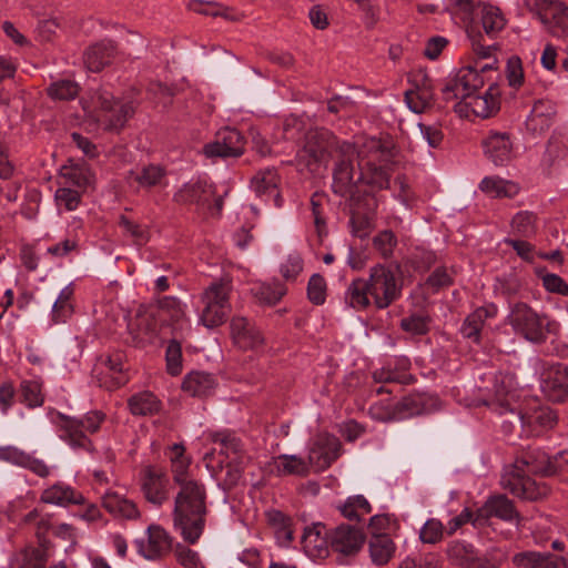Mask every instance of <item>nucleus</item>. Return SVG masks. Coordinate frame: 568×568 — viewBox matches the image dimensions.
Listing matches in <instances>:
<instances>
[{
  "label": "nucleus",
  "mask_w": 568,
  "mask_h": 568,
  "mask_svg": "<svg viewBox=\"0 0 568 568\" xmlns=\"http://www.w3.org/2000/svg\"><path fill=\"white\" fill-rule=\"evenodd\" d=\"M333 151L336 153L333 169L335 194L346 196L355 181L377 189L389 186L390 164L396 155L393 142L376 138L341 142L329 130L316 128L305 133L304 145L297 151L296 160L314 172L328 163Z\"/></svg>",
  "instance_id": "obj_1"
},
{
  "label": "nucleus",
  "mask_w": 568,
  "mask_h": 568,
  "mask_svg": "<svg viewBox=\"0 0 568 568\" xmlns=\"http://www.w3.org/2000/svg\"><path fill=\"white\" fill-rule=\"evenodd\" d=\"M484 84V77L476 69L464 67L445 82L440 89L442 100L447 103L459 99L454 110L460 118H489L499 110L500 91L498 85L493 83L483 95L476 94Z\"/></svg>",
  "instance_id": "obj_2"
},
{
  "label": "nucleus",
  "mask_w": 568,
  "mask_h": 568,
  "mask_svg": "<svg viewBox=\"0 0 568 568\" xmlns=\"http://www.w3.org/2000/svg\"><path fill=\"white\" fill-rule=\"evenodd\" d=\"M530 475H558L557 456L550 459L539 448L525 450L516 458L511 469L503 476L501 484L520 498L536 500L546 494V488Z\"/></svg>",
  "instance_id": "obj_3"
},
{
  "label": "nucleus",
  "mask_w": 568,
  "mask_h": 568,
  "mask_svg": "<svg viewBox=\"0 0 568 568\" xmlns=\"http://www.w3.org/2000/svg\"><path fill=\"white\" fill-rule=\"evenodd\" d=\"M179 486L173 510L174 528L185 542L194 545L205 527L206 489L195 479Z\"/></svg>",
  "instance_id": "obj_4"
},
{
  "label": "nucleus",
  "mask_w": 568,
  "mask_h": 568,
  "mask_svg": "<svg viewBox=\"0 0 568 568\" xmlns=\"http://www.w3.org/2000/svg\"><path fill=\"white\" fill-rule=\"evenodd\" d=\"M381 190L365 182L355 181L347 192L351 207L349 225L354 236L365 239L369 235L378 205L375 192Z\"/></svg>",
  "instance_id": "obj_5"
},
{
  "label": "nucleus",
  "mask_w": 568,
  "mask_h": 568,
  "mask_svg": "<svg viewBox=\"0 0 568 568\" xmlns=\"http://www.w3.org/2000/svg\"><path fill=\"white\" fill-rule=\"evenodd\" d=\"M503 405L514 406V408H509V415L503 422L504 427L509 433L518 427L528 436H538L557 424V415L549 407L538 406L523 412L519 403L510 402Z\"/></svg>",
  "instance_id": "obj_6"
},
{
  "label": "nucleus",
  "mask_w": 568,
  "mask_h": 568,
  "mask_svg": "<svg viewBox=\"0 0 568 568\" xmlns=\"http://www.w3.org/2000/svg\"><path fill=\"white\" fill-rule=\"evenodd\" d=\"M92 101L100 111L99 121L108 132H121L126 122L133 118L136 109L133 100H119L105 89L97 90Z\"/></svg>",
  "instance_id": "obj_7"
},
{
  "label": "nucleus",
  "mask_w": 568,
  "mask_h": 568,
  "mask_svg": "<svg viewBox=\"0 0 568 568\" xmlns=\"http://www.w3.org/2000/svg\"><path fill=\"white\" fill-rule=\"evenodd\" d=\"M231 291L232 282L226 277L213 281L205 288L201 297L204 305L201 314V321L204 326L213 328L225 322L231 311Z\"/></svg>",
  "instance_id": "obj_8"
},
{
  "label": "nucleus",
  "mask_w": 568,
  "mask_h": 568,
  "mask_svg": "<svg viewBox=\"0 0 568 568\" xmlns=\"http://www.w3.org/2000/svg\"><path fill=\"white\" fill-rule=\"evenodd\" d=\"M507 322L516 334L531 343L540 344L547 338L548 329L544 324V317L526 303H515L510 307Z\"/></svg>",
  "instance_id": "obj_9"
},
{
  "label": "nucleus",
  "mask_w": 568,
  "mask_h": 568,
  "mask_svg": "<svg viewBox=\"0 0 568 568\" xmlns=\"http://www.w3.org/2000/svg\"><path fill=\"white\" fill-rule=\"evenodd\" d=\"M447 554L460 568H500L506 560V554L498 548H491L481 555L473 545L464 541L452 542Z\"/></svg>",
  "instance_id": "obj_10"
},
{
  "label": "nucleus",
  "mask_w": 568,
  "mask_h": 568,
  "mask_svg": "<svg viewBox=\"0 0 568 568\" xmlns=\"http://www.w3.org/2000/svg\"><path fill=\"white\" fill-rule=\"evenodd\" d=\"M369 295L377 308L384 310L399 298L402 286L397 283L395 272L384 265H376L371 270Z\"/></svg>",
  "instance_id": "obj_11"
},
{
  "label": "nucleus",
  "mask_w": 568,
  "mask_h": 568,
  "mask_svg": "<svg viewBox=\"0 0 568 568\" xmlns=\"http://www.w3.org/2000/svg\"><path fill=\"white\" fill-rule=\"evenodd\" d=\"M62 428L65 433L63 436L68 439L73 448L91 450L92 442L87 437L84 430L94 433L99 429L100 424L104 419V414L99 410L88 413L83 418L68 417L60 414Z\"/></svg>",
  "instance_id": "obj_12"
},
{
  "label": "nucleus",
  "mask_w": 568,
  "mask_h": 568,
  "mask_svg": "<svg viewBox=\"0 0 568 568\" xmlns=\"http://www.w3.org/2000/svg\"><path fill=\"white\" fill-rule=\"evenodd\" d=\"M412 89L405 92V102L415 113H423L436 104L434 84L429 75L419 70L409 77Z\"/></svg>",
  "instance_id": "obj_13"
},
{
  "label": "nucleus",
  "mask_w": 568,
  "mask_h": 568,
  "mask_svg": "<svg viewBox=\"0 0 568 568\" xmlns=\"http://www.w3.org/2000/svg\"><path fill=\"white\" fill-rule=\"evenodd\" d=\"M245 138L240 131L224 128L216 133L215 140L203 148L207 158H239L244 153Z\"/></svg>",
  "instance_id": "obj_14"
},
{
  "label": "nucleus",
  "mask_w": 568,
  "mask_h": 568,
  "mask_svg": "<svg viewBox=\"0 0 568 568\" xmlns=\"http://www.w3.org/2000/svg\"><path fill=\"white\" fill-rule=\"evenodd\" d=\"M123 356L121 353L101 356L95 363L92 374L97 378L99 386L109 390L116 389L128 381L123 372Z\"/></svg>",
  "instance_id": "obj_15"
},
{
  "label": "nucleus",
  "mask_w": 568,
  "mask_h": 568,
  "mask_svg": "<svg viewBox=\"0 0 568 568\" xmlns=\"http://www.w3.org/2000/svg\"><path fill=\"white\" fill-rule=\"evenodd\" d=\"M169 477L166 473L156 466H146L141 473V489L144 498L161 506L169 498Z\"/></svg>",
  "instance_id": "obj_16"
},
{
  "label": "nucleus",
  "mask_w": 568,
  "mask_h": 568,
  "mask_svg": "<svg viewBox=\"0 0 568 568\" xmlns=\"http://www.w3.org/2000/svg\"><path fill=\"white\" fill-rule=\"evenodd\" d=\"M511 384L513 378L503 373H498L494 377V387H493V397L490 399H479V400H473L471 403H468L469 406H480L485 405L490 407L493 410L498 413L501 416H508L509 415V408L505 405H500L504 403H519L516 398V394L511 390Z\"/></svg>",
  "instance_id": "obj_17"
},
{
  "label": "nucleus",
  "mask_w": 568,
  "mask_h": 568,
  "mask_svg": "<svg viewBox=\"0 0 568 568\" xmlns=\"http://www.w3.org/2000/svg\"><path fill=\"white\" fill-rule=\"evenodd\" d=\"M341 448L342 444L334 435H320L310 449L308 466H314L317 471L327 469L339 457Z\"/></svg>",
  "instance_id": "obj_18"
},
{
  "label": "nucleus",
  "mask_w": 568,
  "mask_h": 568,
  "mask_svg": "<svg viewBox=\"0 0 568 568\" xmlns=\"http://www.w3.org/2000/svg\"><path fill=\"white\" fill-rule=\"evenodd\" d=\"M438 409V399L420 394H410L396 403L386 419H405Z\"/></svg>",
  "instance_id": "obj_19"
},
{
  "label": "nucleus",
  "mask_w": 568,
  "mask_h": 568,
  "mask_svg": "<svg viewBox=\"0 0 568 568\" xmlns=\"http://www.w3.org/2000/svg\"><path fill=\"white\" fill-rule=\"evenodd\" d=\"M230 328L234 345L242 351H254L264 344L262 332L246 317L234 316Z\"/></svg>",
  "instance_id": "obj_20"
},
{
  "label": "nucleus",
  "mask_w": 568,
  "mask_h": 568,
  "mask_svg": "<svg viewBox=\"0 0 568 568\" xmlns=\"http://www.w3.org/2000/svg\"><path fill=\"white\" fill-rule=\"evenodd\" d=\"M215 191L211 184L205 181L184 184L175 194L174 201L179 204H194L199 211L211 210L212 199Z\"/></svg>",
  "instance_id": "obj_21"
},
{
  "label": "nucleus",
  "mask_w": 568,
  "mask_h": 568,
  "mask_svg": "<svg viewBox=\"0 0 568 568\" xmlns=\"http://www.w3.org/2000/svg\"><path fill=\"white\" fill-rule=\"evenodd\" d=\"M364 540L365 536L362 529L346 524L337 526L329 532V544L332 549L344 555H353L357 552Z\"/></svg>",
  "instance_id": "obj_22"
},
{
  "label": "nucleus",
  "mask_w": 568,
  "mask_h": 568,
  "mask_svg": "<svg viewBox=\"0 0 568 568\" xmlns=\"http://www.w3.org/2000/svg\"><path fill=\"white\" fill-rule=\"evenodd\" d=\"M514 568H568L567 560L551 552L526 550L511 557Z\"/></svg>",
  "instance_id": "obj_23"
},
{
  "label": "nucleus",
  "mask_w": 568,
  "mask_h": 568,
  "mask_svg": "<svg viewBox=\"0 0 568 568\" xmlns=\"http://www.w3.org/2000/svg\"><path fill=\"white\" fill-rule=\"evenodd\" d=\"M490 517L513 521L519 518V514L510 499L505 495H497L488 498L484 506L478 509L474 525L480 524L481 519H488Z\"/></svg>",
  "instance_id": "obj_24"
},
{
  "label": "nucleus",
  "mask_w": 568,
  "mask_h": 568,
  "mask_svg": "<svg viewBox=\"0 0 568 568\" xmlns=\"http://www.w3.org/2000/svg\"><path fill=\"white\" fill-rule=\"evenodd\" d=\"M115 53L116 43L113 40H101L85 50L84 64L91 72H100L112 62Z\"/></svg>",
  "instance_id": "obj_25"
},
{
  "label": "nucleus",
  "mask_w": 568,
  "mask_h": 568,
  "mask_svg": "<svg viewBox=\"0 0 568 568\" xmlns=\"http://www.w3.org/2000/svg\"><path fill=\"white\" fill-rule=\"evenodd\" d=\"M172 547V540L168 532L160 526L151 525L148 528V542H139V551L146 559H159L166 555Z\"/></svg>",
  "instance_id": "obj_26"
},
{
  "label": "nucleus",
  "mask_w": 568,
  "mask_h": 568,
  "mask_svg": "<svg viewBox=\"0 0 568 568\" xmlns=\"http://www.w3.org/2000/svg\"><path fill=\"white\" fill-rule=\"evenodd\" d=\"M568 365L558 363L554 365V375L544 379L541 389L545 396L552 403L568 400Z\"/></svg>",
  "instance_id": "obj_27"
},
{
  "label": "nucleus",
  "mask_w": 568,
  "mask_h": 568,
  "mask_svg": "<svg viewBox=\"0 0 568 568\" xmlns=\"http://www.w3.org/2000/svg\"><path fill=\"white\" fill-rule=\"evenodd\" d=\"M277 184V173L271 169L258 172L251 182V186L257 196L272 199L274 201V205L276 207H281L283 205V199L278 191Z\"/></svg>",
  "instance_id": "obj_28"
},
{
  "label": "nucleus",
  "mask_w": 568,
  "mask_h": 568,
  "mask_svg": "<svg viewBox=\"0 0 568 568\" xmlns=\"http://www.w3.org/2000/svg\"><path fill=\"white\" fill-rule=\"evenodd\" d=\"M485 154L496 165H503L510 159L511 143L506 133H490L484 141Z\"/></svg>",
  "instance_id": "obj_29"
},
{
  "label": "nucleus",
  "mask_w": 568,
  "mask_h": 568,
  "mask_svg": "<svg viewBox=\"0 0 568 568\" xmlns=\"http://www.w3.org/2000/svg\"><path fill=\"white\" fill-rule=\"evenodd\" d=\"M497 314L495 305L481 306L470 313L464 321L460 333L464 337L470 338L476 343L480 341V332L487 318Z\"/></svg>",
  "instance_id": "obj_30"
},
{
  "label": "nucleus",
  "mask_w": 568,
  "mask_h": 568,
  "mask_svg": "<svg viewBox=\"0 0 568 568\" xmlns=\"http://www.w3.org/2000/svg\"><path fill=\"white\" fill-rule=\"evenodd\" d=\"M368 549L372 561L383 566L394 557L396 545L387 534H373L368 541Z\"/></svg>",
  "instance_id": "obj_31"
},
{
  "label": "nucleus",
  "mask_w": 568,
  "mask_h": 568,
  "mask_svg": "<svg viewBox=\"0 0 568 568\" xmlns=\"http://www.w3.org/2000/svg\"><path fill=\"white\" fill-rule=\"evenodd\" d=\"M568 7L565 3L557 4L551 10L538 12L540 21L547 26L551 34L565 38L568 36Z\"/></svg>",
  "instance_id": "obj_32"
},
{
  "label": "nucleus",
  "mask_w": 568,
  "mask_h": 568,
  "mask_svg": "<svg viewBox=\"0 0 568 568\" xmlns=\"http://www.w3.org/2000/svg\"><path fill=\"white\" fill-rule=\"evenodd\" d=\"M216 386L212 374L204 372H192L184 377L182 389L192 396H207Z\"/></svg>",
  "instance_id": "obj_33"
},
{
  "label": "nucleus",
  "mask_w": 568,
  "mask_h": 568,
  "mask_svg": "<svg viewBox=\"0 0 568 568\" xmlns=\"http://www.w3.org/2000/svg\"><path fill=\"white\" fill-rule=\"evenodd\" d=\"M128 405L130 412L135 416H152L160 413L162 408L161 400L148 390L132 395Z\"/></svg>",
  "instance_id": "obj_34"
},
{
  "label": "nucleus",
  "mask_w": 568,
  "mask_h": 568,
  "mask_svg": "<svg viewBox=\"0 0 568 568\" xmlns=\"http://www.w3.org/2000/svg\"><path fill=\"white\" fill-rule=\"evenodd\" d=\"M102 506L105 510L115 517L126 519H134L139 517V510L135 504L129 499L123 498L116 493H106L102 497Z\"/></svg>",
  "instance_id": "obj_35"
},
{
  "label": "nucleus",
  "mask_w": 568,
  "mask_h": 568,
  "mask_svg": "<svg viewBox=\"0 0 568 568\" xmlns=\"http://www.w3.org/2000/svg\"><path fill=\"white\" fill-rule=\"evenodd\" d=\"M41 500L45 504L65 506L68 504H82L83 496L63 484H55L42 493Z\"/></svg>",
  "instance_id": "obj_36"
},
{
  "label": "nucleus",
  "mask_w": 568,
  "mask_h": 568,
  "mask_svg": "<svg viewBox=\"0 0 568 568\" xmlns=\"http://www.w3.org/2000/svg\"><path fill=\"white\" fill-rule=\"evenodd\" d=\"M170 460L173 480L178 485L193 480L189 475L191 459L184 455L185 448L182 444H173L170 447Z\"/></svg>",
  "instance_id": "obj_37"
},
{
  "label": "nucleus",
  "mask_w": 568,
  "mask_h": 568,
  "mask_svg": "<svg viewBox=\"0 0 568 568\" xmlns=\"http://www.w3.org/2000/svg\"><path fill=\"white\" fill-rule=\"evenodd\" d=\"M479 189L494 197H513L515 196L519 189L517 184L503 180L498 176H487L485 178L480 184Z\"/></svg>",
  "instance_id": "obj_38"
},
{
  "label": "nucleus",
  "mask_w": 568,
  "mask_h": 568,
  "mask_svg": "<svg viewBox=\"0 0 568 568\" xmlns=\"http://www.w3.org/2000/svg\"><path fill=\"white\" fill-rule=\"evenodd\" d=\"M47 551L42 548H26L12 559L10 568H44Z\"/></svg>",
  "instance_id": "obj_39"
},
{
  "label": "nucleus",
  "mask_w": 568,
  "mask_h": 568,
  "mask_svg": "<svg viewBox=\"0 0 568 568\" xmlns=\"http://www.w3.org/2000/svg\"><path fill=\"white\" fill-rule=\"evenodd\" d=\"M62 176L71 184L78 187H89L94 181L95 176L91 169L85 163L72 164L63 166L61 170Z\"/></svg>",
  "instance_id": "obj_40"
},
{
  "label": "nucleus",
  "mask_w": 568,
  "mask_h": 568,
  "mask_svg": "<svg viewBox=\"0 0 568 568\" xmlns=\"http://www.w3.org/2000/svg\"><path fill=\"white\" fill-rule=\"evenodd\" d=\"M369 286L363 278L354 280L345 293V303L355 310H364L369 305Z\"/></svg>",
  "instance_id": "obj_41"
},
{
  "label": "nucleus",
  "mask_w": 568,
  "mask_h": 568,
  "mask_svg": "<svg viewBox=\"0 0 568 568\" xmlns=\"http://www.w3.org/2000/svg\"><path fill=\"white\" fill-rule=\"evenodd\" d=\"M481 27L485 33L493 38L505 27V19L498 8L484 7L481 10Z\"/></svg>",
  "instance_id": "obj_42"
},
{
  "label": "nucleus",
  "mask_w": 568,
  "mask_h": 568,
  "mask_svg": "<svg viewBox=\"0 0 568 568\" xmlns=\"http://www.w3.org/2000/svg\"><path fill=\"white\" fill-rule=\"evenodd\" d=\"M276 466L281 475L306 476L308 474V464L295 455L278 456Z\"/></svg>",
  "instance_id": "obj_43"
},
{
  "label": "nucleus",
  "mask_w": 568,
  "mask_h": 568,
  "mask_svg": "<svg viewBox=\"0 0 568 568\" xmlns=\"http://www.w3.org/2000/svg\"><path fill=\"white\" fill-rule=\"evenodd\" d=\"M246 466V457H233L231 458L225 467V476L220 484L224 490H230L235 487L243 476V471Z\"/></svg>",
  "instance_id": "obj_44"
},
{
  "label": "nucleus",
  "mask_w": 568,
  "mask_h": 568,
  "mask_svg": "<svg viewBox=\"0 0 568 568\" xmlns=\"http://www.w3.org/2000/svg\"><path fill=\"white\" fill-rule=\"evenodd\" d=\"M79 85L71 80H60L50 84L48 95L55 100H72L77 97Z\"/></svg>",
  "instance_id": "obj_45"
},
{
  "label": "nucleus",
  "mask_w": 568,
  "mask_h": 568,
  "mask_svg": "<svg viewBox=\"0 0 568 568\" xmlns=\"http://www.w3.org/2000/svg\"><path fill=\"white\" fill-rule=\"evenodd\" d=\"M213 442L215 444H220L221 446V454H224L226 458H232L231 455H234V457H244L242 453V443L241 440L235 437L234 435L226 434V433H216L213 436Z\"/></svg>",
  "instance_id": "obj_46"
},
{
  "label": "nucleus",
  "mask_w": 568,
  "mask_h": 568,
  "mask_svg": "<svg viewBox=\"0 0 568 568\" xmlns=\"http://www.w3.org/2000/svg\"><path fill=\"white\" fill-rule=\"evenodd\" d=\"M20 392L23 403L29 407H38L43 404V395L41 394V385L36 381H23L20 385Z\"/></svg>",
  "instance_id": "obj_47"
},
{
  "label": "nucleus",
  "mask_w": 568,
  "mask_h": 568,
  "mask_svg": "<svg viewBox=\"0 0 568 568\" xmlns=\"http://www.w3.org/2000/svg\"><path fill=\"white\" fill-rule=\"evenodd\" d=\"M72 294L73 291L70 286L64 287L59 294L52 307L53 320L55 322H64L65 318L71 315L72 305L70 304V298Z\"/></svg>",
  "instance_id": "obj_48"
},
{
  "label": "nucleus",
  "mask_w": 568,
  "mask_h": 568,
  "mask_svg": "<svg viewBox=\"0 0 568 568\" xmlns=\"http://www.w3.org/2000/svg\"><path fill=\"white\" fill-rule=\"evenodd\" d=\"M514 232L523 237H529L535 234V215L530 212H518L511 220Z\"/></svg>",
  "instance_id": "obj_49"
},
{
  "label": "nucleus",
  "mask_w": 568,
  "mask_h": 568,
  "mask_svg": "<svg viewBox=\"0 0 568 568\" xmlns=\"http://www.w3.org/2000/svg\"><path fill=\"white\" fill-rule=\"evenodd\" d=\"M307 297L315 305H322L326 298V282L321 274H313L307 284Z\"/></svg>",
  "instance_id": "obj_50"
},
{
  "label": "nucleus",
  "mask_w": 568,
  "mask_h": 568,
  "mask_svg": "<svg viewBox=\"0 0 568 568\" xmlns=\"http://www.w3.org/2000/svg\"><path fill=\"white\" fill-rule=\"evenodd\" d=\"M168 372L176 376L182 372V349L178 341L172 339L165 352Z\"/></svg>",
  "instance_id": "obj_51"
},
{
  "label": "nucleus",
  "mask_w": 568,
  "mask_h": 568,
  "mask_svg": "<svg viewBox=\"0 0 568 568\" xmlns=\"http://www.w3.org/2000/svg\"><path fill=\"white\" fill-rule=\"evenodd\" d=\"M164 174V170L161 166L150 164L135 174V181L143 187H152L160 183Z\"/></svg>",
  "instance_id": "obj_52"
},
{
  "label": "nucleus",
  "mask_w": 568,
  "mask_h": 568,
  "mask_svg": "<svg viewBox=\"0 0 568 568\" xmlns=\"http://www.w3.org/2000/svg\"><path fill=\"white\" fill-rule=\"evenodd\" d=\"M444 526L440 520L428 519L419 532V538L425 544H437L443 539Z\"/></svg>",
  "instance_id": "obj_53"
},
{
  "label": "nucleus",
  "mask_w": 568,
  "mask_h": 568,
  "mask_svg": "<svg viewBox=\"0 0 568 568\" xmlns=\"http://www.w3.org/2000/svg\"><path fill=\"white\" fill-rule=\"evenodd\" d=\"M468 37L471 41L473 51L480 59H493L491 52L497 48L496 43H486L484 37L474 28L468 30Z\"/></svg>",
  "instance_id": "obj_54"
},
{
  "label": "nucleus",
  "mask_w": 568,
  "mask_h": 568,
  "mask_svg": "<svg viewBox=\"0 0 568 568\" xmlns=\"http://www.w3.org/2000/svg\"><path fill=\"white\" fill-rule=\"evenodd\" d=\"M285 287L280 283H275L274 285L262 284L258 287L256 295L261 302L274 305L285 295Z\"/></svg>",
  "instance_id": "obj_55"
},
{
  "label": "nucleus",
  "mask_w": 568,
  "mask_h": 568,
  "mask_svg": "<svg viewBox=\"0 0 568 568\" xmlns=\"http://www.w3.org/2000/svg\"><path fill=\"white\" fill-rule=\"evenodd\" d=\"M174 555L176 560L185 568H202L197 552L185 545L178 544L174 549Z\"/></svg>",
  "instance_id": "obj_56"
},
{
  "label": "nucleus",
  "mask_w": 568,
  "mask_h": 568,
  "mask_svg": "<svg viewBox=\"0 0 568 568\" xmlns=\"http://www.w3.org/2000/svg\"><path fill=\"white\" fill-rule=\"evenodd\" d=\"M396 243H397L396 237H395L394 233L389 230H385V231L381 232L373 239L374 247L378 252H381V254L384 257H388L392 255Z\"/></svg>",
  "instance_id": "obj_57"
},
{
  "label": "nucleus",
  "mask_w": 568,
  "mask_h": 568,
  "mask_svg": "<svg viewBox=\"0 0 568 568\" xmlns=\"http://www.w3.org/2000/svg\"><path fill=\"white\" fill-rule=\"evenodd\" d=\"M506 75L510 87L519 88L524 82V72L521 60L518 57H511L506 67Z\"/></svg>",
  "instance_id": "obj_58"
},
{
  "label": "nucleus",
  "mask_w": 568,
  "mask_h": 568,
  "mask_svg": "<svg viewBox=\"0 0 568 568\" xmlns=\"http://www.w3.org/2000/svg\"><path fill=\"white\" fill-rule=\"evenodd\" d=\"M303 271V260L300 255L293 254L281 265V274L286 281H295Z\"/></svg>",
  "instance_id": "obj_59"
},
{
  "label": "nucleus",
  "mask_w": 568,
  "mask_h": 568,
  "mask_svg": "<svg viewBox=\"0 0 568 568\" xmlns=\"http://www.w3.org/2000/svg\"><path fill=\"white\" fill-rule=\"evenodd\" d=\"M55 200L68 211L75 210L80 203V193L69 187H60L55 192Z\"/></svg>",
  "instance_id": "obj_60"
},
{
  "label": "nucleus",
  "mask_w": 568,
  "mask_h": 568,
  "mask_svg": "<svg viewBox=\"0 0 568 568\" xmlns=\"http://www.w3.org/2000/svg\"><path fill=\"white\" fill-rule=\"evenodd\" d=\"M324 196L320 193H314L311 197V207L314 216V224L320 236L325 233V219L323 217L322 205Z\"/></svg>",
  "instance_id": "obj_61"
},
{
  "label": "nucleus",
  "mask_w": 568,
  "mask_h": 568,
  "mask_svg": "<svg viewBox=\"0 0 568 568\" xmlns=\"http://www.w3.org/2000/svg\"><path fill=\"white\" fill-rule=\"evenodd\" d=\"M400 327L405 332H409L416 335L426 334L428 331L427 320L420 315H412L400 321Z\"/></svg>",
  "instance_id": "obj_62"
},
{
  "label": "nucleus",
  "mask_w": 568,
  "mask_h": 568,
  "mask_svg": "<svg viewBox=\"0 0 568 568\" xmlns=\"http://www.w3.org/2000/svg\"><path fill=\"white\" fill-rule=\"evenodd\" d=\"M119 225L124 230V232L130 234L138 244L146 241L145 230L141 225L128 219L125 215L120 216Z\"/></svg>",
  "instance_id": "obj_63"
},
{
  "label": "nucleus",
  "mask_w": 568,
  "mask_h": 568,
  "mask_svg": "<svg viewBox=\"0 0 568 568\" xmlns=\"http://www.w3.org/2000/svg\"><path fill=\"white\" fill-rule=\"evenodd\" d=\"M542 284L548 292L568 296V284L557 274H546Z\"/></svg>",
  "instance_id": "obj_64"
}]
</instances>
